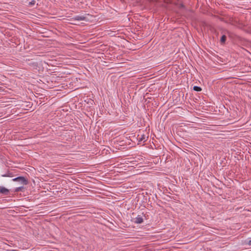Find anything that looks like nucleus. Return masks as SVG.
<instances>
[{
    "instance_id": "f257e3e1",
    "label": "nucleus",
    "mask_w": 251,
    "mask_h": 251,
    "mask_svg": "<svg viewBox=\"0 0 251 251\" xmlns=\"http://www.w3.org/2000/svg\"><path fill=\"white\" fill-rule=\"evenodd\" d=\"M30 65L35 73L38 72L40 74H42L44 72L51 70L49 64H44L45 67L43 66V64H30Z\"/></svg>"
},
{
    "instance_id": "f03ea898",
    "label": "nucleus",
    "mask_w": 251,
    "mask_h": 251,
    "mask_svg": "<svg viewBox=\"0 0 251 251\" xmlns=\"http://www.w3.org/2000/svg\"><path fill=\"white\" fill-rule=\"evenodd\" d=\"M13 181L19 182L21 185H27L28 184V179L24 176H18L12 179Z\"/></svg>"
},
{
    "instance_id": "7ed1b4c3",
    "label": "nucleus",
    "mask_w": 251,
    "mask_h": 251,
    "mask_svg": "<svg viewBox=\"0 0 251 251\" xmlns=\"http://www.w3.org/2000/svg\"><path fill=\"white\" fill-rule=\"evenodd\" d=\"M164 2L167 4H173L177 6L179 9H183L185 8L184 4L182 3H178L173 0H163Z\"/></svg>"
},
{
    "instance_id": "20e7f679",
    "label": "nucleus",
    "mask_w": 251,
    "mask_h": 251,
    "mask_svg": "<svg viewBox=\"0 0 251 251\" xmlns=\"http://www.w3.org/2000/svg\"><path fill=\"white\" fill-rule=\"evenodd\" d=\"M87 18L84 16H75L71 19V21H86Z\"/></svg>"
},
{
    "instance_id": "39448f33",
    "label": "nucleus",
    "mask_w": 251,
    "mask_h": 251,
    "mask_svg": "<svg viewBox=\"0 0 251 251\" xmlns=\"http://www.w3.org/2000/svg\"><path fill=\"white\" fill-rule=\"evenodd\" d=\"M0 193H1L5 196H8L9 194V190L4 187L0 186Z\"/></svg>"
},
{
    "instance_id": "423d86ee",
    "label": "nucleus",
    "mask_w": 251,
    "mask_h": 251,
    "mask_svg": "<svg viewBox=\"0 0 251 251\" xmlns=\"http://www.w3.org/2000/svg\"><path fill=\"white\" fill-rule=\"evenodd\" d=\"M134 222L137 224H141L143 222V219L142 216L138 215V216L135 218Z\"/></svg>"
},
{
    "instance_id": "0eeeda50",
    "label": "nucleus",
    "mask_w": 251,
    "mask_h": 251,
    "mask_svg": "<svg viewBox=\"0 0 251 251\" xmlns=\"http://www.w3.org/2000/svg\"><path fill=\"white\" fill-rule=\"evenodd\" d=\"M25 188L23 186H22L16 188L14 190V192H15V193H17L19 192H23L25 191Z\"/></svg>"
},
{
    "instance_id": "6e6552de",
    "label": "nucleus",
    "mask_w": 251,
    "mask_h": 251,
    "mask_svg": "<svg viewBox=\"0 0 251 251\" xmlns=\"http://www.w3.org/2000/svg\"><path fill=\"white\" fill-rule=\"evenodd\" d=\"M226 40V35H223L220 39V43L221 45H225Z\"/></svg>"
},
{
    "instance_id": "1a4fd4ad",
    "label": "nucleus",
    "mask_w": 251,
    "mask_h": 251,
    "mask_svg": "<svg viewBox=\"0 0 251 251\" xmlns=\"http://www.w3.org/2000/svg\"><path fill=\"white\" fill-rule=\"evenodd\" d=\"M193 90L197 92H200L202 90V89L201 87L195 86L193 87Z\"/></svg>"
},
{
    "instance_id": "9d476101",
    "label": "nucleus",
    "mask_w": 251,
    "mask_h": 251,
    "mask_svg": "<svg viewBox=\"0 0 251 251\" xmlns=\"http://www.w3.org/2000/svg\"><path fill=\"white\" fill-rule=\"evenodd\" d=\"M181 64V66L179 65H177V64H175V69H176V70H177L178 69H179L180 70L183 68V64Z\"/></svg>"
},
{
    "instance_id": "9b49d317",
    "label": "nucleus",
    "mask_w": 251,
    "mask_h": 251,
    "mask_svg": "<svg viewBox=\"0 0 251 251\" xmlns=\"http://www.w3.org/2000/svg\"><path fill=\"white\" fill-rule=\"evenodd\" d=\"M237 21H235V20H231V22H229V23L232 25H235L236 24H237Z\"/></svg>"
},
{
    "instance_id": "f8f14e48",
    "label": "nucleus",
    "mask_w": 251,
    "mask_h": 251,
    "mask_svg": "<svg viewBox=\"0 0 251 251\" xmlns=\"http://www.w3.org/2000/svg\"><path fill=\"white\" fill-rule=\"evenodd\" d=\"M145 139H146L145 136L144 135H143L141 136V138H139V141H142L143 140H145Z\"/></svg>"
},
{
    "instance_id": "ddd939ff",
    "label": "nucleus",
    "mask_w": 251,
    "mask_h": 251,
    "mask_svg": "<svg viewBox=\"0 0 251 251\" xmlns=\"http://www.w3.org/2000/svg\"><path fill=\"white\" fill-rule=\"evenodd\" d=\"M35 2H36L35 0H33L29 2V5L30 6H33L35 5Z\"/></svg>"
},
{
    "instance_id": "4468645a",
    "label": "nucleus",
    "mask_w": 251,
    "mask_h": 251,
    "mask_svg": "<svg viewBox=\"0 0 251 251\" xmlns=\"http://www.w3.org/2000/svg\"><path fill=\"white\" fill-rule=\"evenodd\" d=\"M247 244L249 246H251V239L247 243Z\"/></svg>"
},
{
    "instance_id": "2eb2a0df",
    "label": "nucleus",
    "mask_w": 251,
    "mask_h": 251,
    "mask_svg": "<svg viewBox=\"0 0 251 251\" xmlns=\"http://www.w3.org/2000/svg\"><path fill=\"white\" fill-rule=\"evenodd\" d=\"M226 33L229 36H230V32L228 30H226Z\"/></svg>"
},
{
    "instance_id": "dca6fc26",
    "label": "nucleus",
    "mask_w": 251,
    "mask_h": 251,
    "mask_svg": "<svg viewBox=\"0 0 251 251\" xmlns=\"http://www.w3.org/2000/svg\"><path fill=\"white\" fill-rule=\"evenodd\" d=\"M157 0H151V1H152V2H155V1H157Z\"/></svg>"
},
{
    "instance_id": "f3484780",
    "label": "nucleus",
    "mask_w": 251,
    "mask_h": 251,
    "mask_svg": "<svg viewBox=\"0 0 251 251\" xmlns=\"http://www.w3.org/2000/svg\"><path fill=\"white\" fill-rule=\"evenodd\" d=\"M8 176L6 175H2V176Z\"/></svg>"
},
{
    "instance_id": "a211bd4d",
    "label": "nucleus",
    "mask_w": 251,
    "mask_h": 251,
    "mask_svg": "<svg viewBox=\"0 0 251 251\" xmlns=\"http://www.w3.org/2000/svg\"><path fill=\"white\" fill-rule=\"evenodd\" d=\"M2 90V87L0 86V91Z\"/></svg>"
}]
</instances>
